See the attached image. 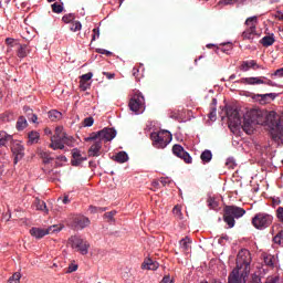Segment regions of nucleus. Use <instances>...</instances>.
<instances>
[{"label": "nucleus", "mask_w": 283, "mask_h": 283, "mask_svg": "<svg viewBox=\"0 0 283 283\" xmlns=\"http://www.w3.org/2000/svg\"><path fill=\"white\" fill-rule=\"evenodd\" d=\"M250 120L256 125H266L270 129V136L275 143L283 139L282 118L275 111L268 112L263 109H252L248 113Z\"/></svg>", "instance_id": "f257e3e1"}, {"label": "nucleus", "mask_w": 283, "mask_h": 283, "mask_svg": "<svg viewBox=\"0 0 283 283\" xmlns=\"http://www.w3.org/2000/svg\"><path fill=\"white\" fill-rule=\"evenodd\" d=\"M73 143L74 138L67 135V133L63 130L62 126H57L55 128L54 136L51 137V144L49 147L56 151V149H65V145H67V147H72Z\"/></svg>", "instance_id": "f03ea898"}, {"label": "nucleus", "mask_w": 283, "mask_h": 283, "mask_svg": "<svg viewBox=\"0 0 283 283\" xmlns=\"http://www.w3.org/2000/svg\"><path fill=\"white\" fill-rule=\"evenodd\" d=\"M251 252L247 249L239 251L237 255V268L235 271L242 272L243 277H249V273H251Z\"/></svg>", "instance_id": "7ed1b4c3"}, {"label": "nucleus", "mask_w": 283, "mask_h": 283, "mask_svg": "<svg viewBox=\"0 0 283 283\" xmlns=\"http://www.w3.org/2000/svg\"><path fill=\"white\" fill-rule=\"evenodd\" d=\"M223 211V221L227 222L230 229H233V227H235V220L242 218V216L247 213V210L238 206H227Z\"/></svg>", "instance_id": "20e7f679"}, {"label": "nucleus", "mask_w": 283, "mask_h": 283, "mask_svg": "<svg viewBox=\"0 0 283 283\" xmlns=\"http://www.w3.org/2000/svg\"><path fill=\"white\" fill-rule=\"evenodd\" d=\"M150 139L153 142V146L156 147V149H165V147L171 143L174 137L169 130H159L151 133Z\"/></svg>", "instance_id": "39448f33"}, {"label": "nucleus", "mask_w": 283, "mask_h": 283, "mask_svg": "<svg viewBox=\"0 0 283 283\" xmlns=\"http://www.w3.org/2000/svg\"><path fill=\"white\" fill-rule=\"evenodd\" d=\"M72 249H77L82 255H87L90 252V242L80 238V237H71L70 239Z\"/></svg>", "instance_id": "423d86ee"}, {"label": "nucleus", "mask_w": 283, "mask_h": 283, "mask_svg": "<svg viewBox=\"0 0 283 283\" xmlns=\"http://www.w3.org/2000/svg\"><path fill=\"white\" fill-rule=\"evenodd\" d=\"M273 221V217L266 213H258L252 219V224L255 229H266Z\"/></svg>", "instance_id": "0eeeda50"}, {"label": "nucleus", "mask_w": 283, "mask_h": 283, "mask_svg": "<svg viewBox=\"0 0 283 283\" xmlns=\"http://www.w3.org/2000/svg\"><path fill=\"white\" fill-rule=\"evenodd\" d=\"M241 83L244 85H269L270 87H275L273 81L262 76V77H243Z\"/></svg>", "instance_id": "6e6552de"}, {"label": "nucleus", "mask_w": 283, "mask_h": 283, "mask_svg": "<svg viewBox=\"0 0 283 283\" xmlns=\"http://www.w3.org/2000/svg\"><path fill=\"white\" fill-rule=\"evenodd\" d=\"M227 116H228L230 127H240V126H242V117L240 116V112H238V109L229 108L227 111Z\"/></svg>", "instance_id": "1a4fd4ad"}, {"label": "nucleus", "mask_w": 283, "mask_h": 283, "mask_svg": "<svg viewBox=\"0 0 283 283\" xmlns=\"http://www.w3.org/2000/svg\"><path fill=\"white\" fill-rule=\"evenodd\" d=\"M128 105L132 112L140 113L145 109V97L142 95H134Z\"/></svg>", "instance_id": "9d476101"}, {"label": "nucleus", "mask_w": 283, "mask_h": 283, "mask_svg": "<svg viewBox=\"0 0 283 283\" xmlns=\"http://www.w3.org/2000/svg\"><path fill=\"white\" fill-rule=\"evenodd\" d=\"M172 154L174 156H177V158H180L182 161H185L187 165H191V155H189V153H187L185 148L179 144L172 146Z\"/></svg>", "instance_id": "9b49d317"}, {"label": "nucleus", "mask_w": 283, "mask_h": 283, "mask_svg": "<svg viewBox=\"0 0 283 283\" xmlns=\"http://www.w3.org/2000/svg\"><path fill=\"white\" fill-rule=\"evenodd\" d=\"M11 151L14 156L13 164L18 165L19 160H23V157L25 156V148L20 143H15L11 147Z\"/></svg>", "instance_id": "f8f14e48"}, {"label": "nucleus", "mask_w": 283, "mask_h": 283, "mask_svg": "<svg viewBox=\"0 0 283 283\" xmlns=\"http://www.w3.org/2000/svg\"><path fill=\"white\" fill-rule=\"evenodd\" d=\"M99 140H106V143H109V140H114L116 138V129L114 128H103L98 132Z\"/></svg>", "instance_id": "ddd939ff"}, {"label": "nucleus", "mask_w": 283, "mask_h": 283, "mask_svg": "<svg viewBox=\"0 0 283 283\" xmlns=\"http://www.w3.org/2000/svg\"><path fill=\"white\" fill-rule=\"evenodd\" d=\"M228 283H247V276H243L239 270H233L228 276Z\"/></svg>", "instance_id": "4468645a"}, {"label": "nucleus", "mask_w": 283, "mask_h": 283, "mask_svg": "<svg viewBox=\"0 0 283 283\" xmlns=\"http://www.w3.org/2000/svg\"><path fill=\"white\" fill-rule=\"evenodd\" d=\"M73 224L75 229H85V227H90V219L87 217L77 216L73 219Z\"/></svg>", "instance_id": "2eb2a0df"}, {"label": "nucleus", "mask_w": 283, "mask_h": 283, "mask_svg": "<svg viewBox=\"0 0 283 283\" xmlns=\"http://www.w3.org/2000/svg\"><path fill=\"white\" fill-rule=\"evenodd\" d=\"M275 93H266V94H256L254 95L253 98H255V101H259V103L261 105H266V103H269V101H275Z\"/></svg>", "instance_id": "dca6fc26"}, {"label": "nucleus", "mask_w": 283, "mask_h": 283, "mask_svg": "<svg viewBox=\"0 0 283 283\" xmlns=\"http://www.w3.org/2000/svg\"><path fill=\"white\" fill-rule=\"evenodd\" d=\"M72 156H73V159L71 163H72L73 167H78V165H81V163L87 160L86 157H83L81 155V150L76 149V148L72 150Z\"/></svg>", "instance_id": "f3484780"}, {"label": "nucleus", "mask_w": 283, "mask_h": 283, "mask_svg": "<svg viewBox=\"0 0 283 283\" xmlns=\"http://www.w3.org/2000/svg\"><path fill=\"white\" fill-rule=\"evenodd\" d=\"M254 125H256V124L251 120V117H249V114H248L243 118V125H241V127H242L243 132H245V134H253Z\"/></svg>", "instance_id": "a211bd4d"}, {"label": "nucleus", "mask_w": 283, "mask_h": 283, "mask_svg": "<svg viewBox=\"0 0 283 283\" xmlns=\"http://www.w3.org/2000/svg\"><path fill=\"white\" fill-rule=\"evenodd\" d=\"M103 148V143L101 140L95 142L88 149V156H101V149Z\"/></svg>", "instance_id": "6ab92c4d"}, {"label": "nucleus", "mask_w": 283, "mask_h": 283, "mask_svg": "<svg viewBox=\"0 0 283 283\" xmlns=\"http://www.w3.org/2000/svg\"><path fill=\"white\" fill-rule=\"evenodd\" d=\"M251 67L253 70H260V65H258V62H255V60H251V61H243L240 70L242 72H249V70H251Z\"/></svg>", "instance_id": "aec40b11"}, {"label": "nucleus", "mask_w": 283, "mask_h": 283, "mask_svg": "<svg viewBox=\"0 0 283 283\" xmlns=\"http://www.w3.org/2000/svg\"><path fill=\"white\" fill-rule=\"evenodd\" d=\"M30 233L33 238H36V240H41V238H45V235H48L45 228H31Z\"/></svg>", "instance_id": "412c9836"}, {"label": "nucleus", "mask_w": 283, "mask_h": 283, "mask_svg": "<svg viewBox=\"0 0 283 283\" xmlns=\"http://www.w3.org/2000/svg\"><path fill=\"white\" fill-rule=\"evenodd\" d=\"M159 266L160 264L151 259H147L142 264V269H147L148 271H156Z\"/></svg>", "instance_id": "4be33fe9"}, {"label": "nucleus", "mask_w": 283, "mask_h": 283, "mask_svg": "<svg viewBox=\"0 0 283 283\" xmlns=\"http://www.w3.org/2000/svg\"><path fill=\"white\" fill-rule=\"evenodd\" d=\"M248 30H258V15L250 17L245 20Z\"/></svg>", "instance_id": "5701e85b"}, {"label": "nucleus", "mask_w": 283, "mask_h": 283, "mask_svg": "<svg viewBox=\"0 0 283 283\" xmlns=\"http://www.w3.org/2000/svg\"><path fill=\"white\" fill-rule=\"evenodd\" d=\"M17 54L19 59H25L30 54V46L28 44H19Z\"/></svg>", "instance_id": "b1692460"}, {"label": "nucleus", "mask_w": 283, "mask_h": 283, "mask_svg": "<svg viewBox=\"0 0 283 283\" xmlns=\"http://www.w3.org/2000/svg\"><path fill=\"white\" fill-rule=\"evenodd\" d=\"M261 45H263V48H271V45H273V43H275V38L273 34L271 35H265L260 40Z\"/></svg>", "instance_id": "393cba45"}, {"label": "nucleus", "mask_w": 283, "mask_h": 283, "mask_svg": "<svg viewBox=\"0 0 283 283\" xmlns=\"http://www.w3.org/2000/svg\"><path fill=\"white\" fill-rule=\"evenodd\" d=\"M28 127V119L24 116H20L15 123V129L18 132H23Z\"/></svg>", "instance_id": "a878e982"}, {"label": "nucleus", "mask_w": 283, "mask_h": 283, "mask_svg": "<svg viewBox=\"0 0 283 283\" xmlns=\"http://www.w3.org/2000/svg\"><path fill=\"white\" fill-rule=\"evenodd\" d=\"M113 160L122 165L123 163H127V160H129V156L125 151H119L113 157Z\"/></svg>", "instance_id": "bb28decb"}, {"label": "nucleus", "mask_w": 283, "mask_h": 283, "mask_svg": "<svg viewBox=\"0 0 283 283\" xmlns=\"http://www.w3.org/2000/svg\"><path fill=\"white\" fill-rule=\"evenodd\" d=\"M200 158L203 165H207V163H211V160L213 159V154L211 153V150L206 149L201 153Z\"/></svg>", "instance_id": "cd10ccee"}, {"label": "nucleus", "mask_w": 283, "mask_h": 283, "mask_svg": "<svg viewBox=\"0 0 283 283\" xmlns=\"http://www.w3.org/2000/svg\"><path fill=\"white\" fill-rule=\"evenodd\" d=\"M258 35V31L253 29H245L242 33L243 39L248 41H253L255 36Z\"/></svg>", "instance_id": "c85d7f7f"}, {"label": "nucleus", "mask_w": 283, "mask_h": 283, "mask_svg": "<svg viewBox=\"0 0 283 283\" xmlns=\"http://www.w3.org/2000/svg\"><path fill=\"white\" fill-rule=\"evenodd\" d=\"M40 158H42L44 165H50V163L54 160V157H52V153L45 150L40 151Z\"/></svg>", "instance_id": "c756f323"}, {"label": "nucleus", "mask_w": 283, "mask_h": 283, "mask_svg": "<svg viewBox=\"0 0 283 283\" xmlns=\"http://www.w3.org/2000/svg\"><path fill=\"white\" fill-rule=\"evenodd\" d=\"M48 116L50 120H53V122L61 120V118H63V114L56 109L50 111L48 113Z\"/></svg>", "instance_id": "7c9ffc66"}, {"label": "nucleus", "mask_w": 283, "mask_h": 283, "mask_svg": "<svg viewBox=\"0 0 283 283\" xmlns=\"http://www.w3.org/2000/svg\"><path fill=\"white\" fill-rule=\"evenodd\" d=\"M28 136L29 143H31V145H34V143H39V138H41V135L36 130L30 132Z\"/></svg>", "instance_id": "2f4dec72"}, {"label": "nucleus", "mask_w": 283, "mask_h": 283, "mask_svg": "<svg viewBox=\"0 0 283 283\" xmlns=\"http://www.w3.org/2000/svg\"><path fill=\"white\" fill-rule=\"evenodd\" d=\"M35 207L38 209V211H45V213H48V205H45V201L36 199L35 200Z\"/></svg>", "instance_id": "473e14b6"}, {"label": "nucleus", "mask_w": 283, "mask_h": 283, "mask_svg": "<svg viewBox=\"0 0 283 283\" xmlns=\"http://www.w3.org/2000/svg\"><path fill=\"white\" fill-rule=\"evenodd\" d=\"M179 244L184 251H188L189 244H191V239L186 237L179 241Z\"/></svg>", "instance_id": "72a5a7b5"}, {"label": "nucleus", "mask_w": 283, "mask_h": 283, "mask_svg": "<svg viewBox=\"0 0 283 283\" xmlns=\"http://www.w3.org/2000/svg\"><path fill=\"white\" fill-rule=\"evenodd\" d=\"M172 213L177 220H182V208L180 206H175L172 209Z\"/></svg>", "instance_id": "f704fd0d"}, {"label": "nucleus", "mask_w": 283, "mask_h": 283, "mask_svg": "<svg viewBox=\"0 0 283 283\" xmlns=\"http://www.w3.org/2000/svg\"><path fill=\"white\" fill-rule=\"evenodd\" d=\"M82 28H83V25L78 21H73L70 23L71 32H78V31H81Z\"/></svg>", "instance_id": "c9c22d12"}, {"label": "nucleus", "mask_w": 283, "mask_h": 283, "mask_svg": "<svg viewBox=\"0 0 283 283\" xmlns=\"http://www.w3.org/2000/svg\"><path fill=\"white\" fill-rule=\"evenodd\" d=\"M44 231H46V235H50V233H56V231H61V227L50 226L49 228H44Z\"/></svg>", "instance_id": "e433bc0d"}, {"label": "nucleus", "mask_w": 283, "mask_h": 283, "mask_svg": "<svg viewBox=\"0 0 283 283\" xmlns=\"http://www.w3.org/2000/svg\"><path fill=\"white\" fill-rule=\"evenodd\" d=\"M52 12H55V14H61L63 12V6H61L59 2H55L51 6Z\"/></svg>", "instance_id": "4c0bfd02"}, {"label": "nucleus", "mask_w": 283, "mask_h": 283, "mask_svg": "<svg viewBox=\"0 0 283 283\" xmlns=\"http://www.w3.org/2000/svg\"><path fill=\"white\" fill-rule=\"evenodd\" d=\"M21 282V273L15 272L8 281V283H20Z\"/></svg>", "instance_id": "58836bf2"}, {"label": "nucleus", "mask_w": 283, "mask_h": 283, "mask_svg": "<svg viewBox=\"0 0 283 283\" xmlns=\"http://www.w3.org/2000/svg\"><path fill=\"white\" fill-rule=\"evenodd\" d=\"M274 244H283V230H281L274 238Z\"/></svg>", "instance_id": "ea45409f"}, {"label": "nucleus", "mask_w": 283, "mask_h": 283, "mask_svg": "<svg viewBox=\"0 0 283 283\" xmlns=\"http://www.w3.org/2000/svg\"><path fill=\"white\" fill-rule=\"evenodd\" d=\"M92 76H94V74L92 72H88L86 74H83L81 77H80V81L84 82V83H87L88 81H92Z\"/></svg>", "instance_id": "a19ab883"}, {"label": "nucleus", "mask_w": 283, "mask_h": 283, "mask_svg": "<svg viewBox=\"0 0 283 283\" xmlns=\"http://www.w3.org/2000/svg\"><path fill=\"white\" fill-rule=\"evenodd\" d=\"M62 21L64 23H72L74 21V14L69 13V14L63 15Z\"/></svg>", "instance_id": "79ce46f5"}, {"label": "nucleus", "mask_w": 283, "mask_h": 283, "mask_svg": "<svg viewBox=\"0 0 283 283\" xmlns=\"http://www.w3.org/2000/svg\"><path fill=\"white\" fill-rule=\"evenodd\" d=\"M207 205L210 209H216V207H218V202H216V199L213 198H208L207 200Z\"/></svg>", "instance_id": "37998d69"}, {"label": "nucleus", "mask_w": 283, "mask_h": 283, "mask_svg": "<svg viewBox=\"0 0 283 283\" xmlns=\"http://www.w3.org/2000/svg\"><path fill=\"white\" fill-rule=\"evenodd\" d=\"M264 264L266 266H273V255L269 254L264 256Z\"/></svg>", "instance_id": "c03bdc74"}, {"label": "nucleus", "mask_w": 283, "mask_h": 283, "mask_svg": "<svg viewBox=\"0 0 283 283\" xmlns=\"http://www.w3.org/2000/svg\"><path fill=\"white\" fill-rule=\"evenodd\" d=\"M94 125V117H86L84 119V127H92Z\"/></svg>", "instance_id": "a18cd8bd"}, {"label": "nucleus", "mask_w": 283, "mask_h": 283, "mask_svg": "<svg viewBox=\"0 0 283 283\" xmlns=\"http://www.w3.org/2000/svg\"><path fill=\"white\" fill-rule=\"evenodd\" d=\"M98 36H101V30L98 28L93 29L92 43L93 41H96Z\"/></svg>", "instance_id": "49530a36"}, {"label": "nucleus", "mask_w": 283, "mask_h": 283, "mask_svg": "<svg viewBox=\"0 0 283 283\" xmlns=\"http://www.w3.org/2000/svg\"><path fill=\"white\" fill-rule=\"evenodd\" d=\"M10 120V114L2 113L0 114V123H8Z\"/></svg>", "instance_id": "de8ad7c7"}, {"label": "nucleus", "mask_w": 283, "mask_h": 283, "mask_svg": "<svg viewBox=\"0 0 283 283\" xmlns=\"http://www.w3.org/2000/svg\"><path fill=\"white\" fill-rule=\"evenodd\" d=\"M80 87L82 92H87L90 90V83L80 81Z\"/></svg>", "instance_id": "09e8293b"}, {"label": "nucleus", "mask_w": 283, "mask_h": 283, "mask_svg": "<svg viewBox=\"0 0 283 283\" xmlns=\"http://www.w3.org/2000/svg\"><path fill=\"white\" fill-rule=\"evenodd\" d=\"M74 271H78V265L71 263L66 270V273H74Z\"/></svg>", "instance_id": "8fccbe9b"}, {"label": "nucleus", "mask_w": 283, "mask_h": 283, "mask_svg": "<svg viewBox=\"0 0 283 283\" xmlns=\"http://www.w3.org/2000/svg\"><path fill=\"white\" fill-rule=\"evenodd\" d=\"M95 52L97 54H105L106 56H112V52L111 51H107L105 49H96Z\"/></svg>", "instance_id": "3c124183"}, {"label": "nucleus", "mask_w": 283, "mask_h": 283, "mask_svg": "<svg viewBox=\"0 0 283 283\" xmlns=\"http://www.w3.org/2000/svg\"><path fill=\"white\" fill-rule=\"evenodd\" d=\"M226 165L228 166V169H235V161L231 158H229L226 163Z\"/></svg>", "instance_id": "603ef678"}, {"label": "nucleus", "mask_w": 283, "mask_h": 283, "mask_svg": "<svg viewBox=\"0 0 283 283\" xmlns=\"http://www.w3.org/2000/svg\"><path fill=\"white\" fill-rule=\"evenodd\" d=\"M23 112H24V114H27V118H30L31 115L34 114L33 111H32V108H30V106H24V107H23Z\"/></svg>", "instance_id": "864d4df0"}, {"label": "nucleus", "mask_w": 283, "mask_h": 283, "mask_svg": "<svg viewBox=\"0 0 283 283\" xmlns=\"http://www.w3.org/2000/svg\"><path fill=\"white\" fill-rule=\"evenodd\" d=\"M116 216V211H111V212H106L104 214V217L107 219V220H114V217Z\"/></svg>", "instance_id": "5fc2aeb1"}, {"label": "nucleus", "mask_w": 283, "mask_h": 283, "mask_svg": "<svg viewBox=\"0 0 283 283\" xmlns=\"http://www.w3.org/2000/svg\"><path fill=\"white\" fill-rule=\"evenodd\" d=\"M159 283H174V279L169 275H165Z\"/></svg>", "instance_id": "6e6d98bb"}, {"label": "nucleus", "mask_w": 283, "mask_h": 283, "mask_svg": "<svg viewBox=\"0 0 283 283\" xmlns=\"http://www.w3.org/2000/svg\"><path fill=\"white\" fill-rule=\"evenodd\" d=\"M272 76H277L279 78H283V67L276 70Z\"/></svg>", "instance_id": "4d7b16f0"}, {"label": "nucleus", "mask_w": 283, "mask_h": 283, "mask_svg": "<svg viewBox=\"0 0 283 283\" xmlns=\"http://www.w3.org/2000/svg\"><path fill=\"white\" fill-rule=\"evenodd\" d=\"M216 116H217V109L216 108H211V111L209 113L210 120H216Z\"/></svg>", "instance_id": "13d9d810"}, {"label": "nucleus", "mask_w": 283, "mask_h": 283, "mask_svg": "<svg viewBox=\"0 0 283 283\" xmlns=\"http://www.w3.org/2000/svg\"><path fill=\"white\" fill-rule=\"evenodd\" d=\"M103 75L108 78V81H112V78H115L116 74L115 73H109V72H103Z\"/></svg>", "instance_id": "bf43d9fd"}, {"label": "nucleus", "mask_w": 283, "mask_h": 283, "mask_svg": "<svg viewBox=\"0 0 283 283\" xmlns=\"http://www.w3.org/2000/svg\"><path fill=\"white\" fill-rule=\"evenodd\" d=\"M2 140L8 145L9 140H12V135L6 133L4 136H1Z\"/></svg>", "instance_id": "052dcab7"}, {"label": "nucleus", "mask_w": 283, "mask_h": 283, "mask_svg": "<svg viewBox=\"0 0 283 283\" xmlns=\"http://www.w3.org/2000/svg\"><path fill=\"white\" fill-rule=\"evenodd\" d=\"M159 182L163 185V187H167V185H169L170 180L167 177H163Z\"/></svg>", "instance_id": "680f3d73"}, {"label": "nucleus", "mask_w": 283, "mask_h": 283, "mask_svg": "<svg viewBox=\"0 0 283 283\" xmlns=\"http://www.w3.org/2000/svg\"><path fill=\"white\" fill-rule=\"evenodd\" d=\"M260 282H262V279L259 275L253 274L251 283H260Z\"/></svg>", "instance_id": "e2e57ef3"}, {"label": "nucleus", "mask_w": 283, "mask_h": 283, "mask_svg": "<svg viewBox=\"0 0 283 283\" xmlns=\"http://www.w3.org/2000/svg\"><path fill=\"white\" fill-rule=\"evenodd\" d=\"M88 211H91V213H96V211H105V209L91 206Z\"/></svg>", "instance_id": "0e129e2a"}, {"label": "nucleus", "mask_w": 283, "mask_h": 283, "mask_svg": "<svg viewBox=\"0 0 283 283\" xmlns=\"http://www.w3.org/2000/svg\"><path fill=\"white\" fill-rule=\"evenodd\" d=\"M28 119L31 123H36V120H39V117L36 116V114L33 113L30 117H28Z\"/></svg>", "instance_id": "69168bd1"}, {"label": "nucleus", "mask_w": 283, "mask_h": 283, "mask_svg": "<svg viewBox=\"0 0 283 283\" xmlns=\"http://www.w3.org/2000/svg\"><path fill=\"white\" fill-rule=\"evenodd\" d=\"M96 138H101V136L97 133H92L91 136L88 137V140H96Z\"/></svg>", "instance_id": "338daca9"}, {"label": "nucleus", "mask_w": 283, "mask_h": 283, "mask_svg": "<svg viewBox=\"0 0 283 283\" xmlns=\"http://www.w3.org/2000/svg\"><path fill=\"white\" fill-rule=\"evenodd\" d=\"M139 72H140V70H138V67H134V69H133V76H135L136 78H138Z\"/></svg>", "instance_id": "774afa93"}]
</instances>
